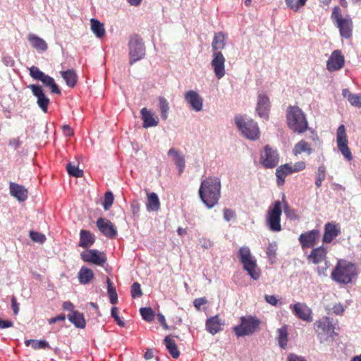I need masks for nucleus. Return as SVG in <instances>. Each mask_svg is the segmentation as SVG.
<instances>
[{"instance_id": "36", "label": "nucleus", "mask_w": 361, "mask_h": 361, "mask_svg": "<svg viewBox=\"0 0 361 361\" xmlns=\"http://www.w3.org/2000/svg\"><path fill=\"white\" fill-rule=\"evenodd\" d=\"M91 30L95 36L98 38H102L105 35V29L104 24L97 19L90 20Z\"/></svg>"}, {"instance_id": "5", "label": "nucleus", "mask_w": 361, "mask_h": 361, "mask_svg": "<svg viewBox=\"0 0 361 361\" xmlns=\"http://www.w3.org/2000/svg\"><path fill=\"white\" fill-rule=\"evenodd\" d=\"M240 262L243 264L244 269L254 280H258L260 277V271L257 267V262L251 254L247 246L240 247L238 251Z\"/></svg>"}, {"instance_id": "48", "label": "nucleus", "mask_w": 361, "mask_h": 361, "mask_svg": "<svg viewBox=\"0 0 361 361\" xmlns=\"http://www.w3.org/2000/svg\"><path fill=\"white\" fill-rule=\"evenodd\" d=\"M114 195L111 191H108L105 193L104 200L102 203L104 210H109L114 203Z\"/></svg>"}, {"instance_id": "16", "label": "nucleus", "mask_w": 361, "mask_h": 361, "mask_svg": "<svg viewBox=\"0 0 361 361\" xmlns=\"http://www.w3.org/2000/svg\"><path fill=\"white\" fill-rule=\"evenodd\" d=\"M225 57L221 52L213 53V59L211 61V66L216 78H222L225 74Z\"/></svg>"}, {"instance_id": "38", "label": "nucleus", "mask_w": 361, "mask_h": 361, "mask_svg": "<svg viewBox=\"0 0 361 361\" xmlns=\"http://www.w3.org/2000/svg\"><path fill=\"white\" fill-rule=\"evenodd\" d=\"M61 75L68 86L71 87L75 86L77 82V75L73 70L61 71Z\"/></svg>"}, {"instance_id": "52", "label": "nucleus", "mask_w": 361, "mask_h": 361, "mask_svg": "<svg viewBox=\"0 0 361 361\" xmlns=\"http://www.w3.org/2000/svg\"><path fill=\"white\" fill-rule=\"evenodd\" d=\"M142 295L140 285L137 282L133 283L131 286V295L133 298H140Z\"/></svg>"}, {"instance_id": "39", "label": "nucleus", "mask_w": 361, "mask_h": 361, "mask_svg": "<svg viewBox=\"0 0 361 361\" xmlns=\"http://www.w3.org/2000/svg\"><path fill=\"white\" fill-rule=\"evenodd\" d=\"M164 342L171 356L175 359L178 358L180 355V352L174 340L171 339L169 336H166Z\"/></svg>"}, {"instance_id": "24", "label": "nucleus", "mask_w": 361, "mask_h": 361, "mask_svg": "<svg viewBox=\"0 0 361 361\" xmlns=\"http://www.w3.org/2000/svg\"><path fill=\"white\" fill-rule=\"evenodd\" d=\"M336 25L339 29L341 37L348 39L352 35L353 31V22L349 16H347L344 19L336 23Z\"/></svg>"}, {"instance_id": "25", "label": "nucleus", "mask_w": 361, "mask_h": 361, "mask_svg": "<svg viewBox=\"0 0 361 361\" xmlns=\"http://www.w3.org/2000/svg\"><path fill=\"white\" fill-rule=\"evenodd\" d=\"M224 325V321L218 315L211 317L206 321V329L213 335L221 331Z\"/></svg>"}, {"instance_id": "54", "label": "nucleus", "mask_w": 361, "mask_h": 361, "mask_svg": "<svg viewBox=\"0 0 361 361\" xmlns=\"http://www.w3.org/2000/svg\"><path fill=\"white\" fill-rule=\"evenodd\" d=\"M331 18L334 21L338 23V21L344 19V18L342 17L341 9L338 6H335L333 8V11L331 13Z\"/></svg>"}, {"instance_id": "33", "label": "nucleus", "mask_w": 361, "mask_h": 361, "mask_svg": "<svg viewBox=\"0 0 361 361\" xmlns=\"http://www.w3.org/2000/svg\"><path fill=\"white\" fill-rule=\"evenodd\" d=\"M225 39H226V36L223 32H219L215 33L214 37L213 39V42L212 44L213 53L221 52L220 50L223 49L225 47V45H226Z\"/></svg>"}, {"instance_id": "44", "label": "nucleus", "mask_w": 361, "mask_h": 361, "mask_svg": "<svg viewBox=\"0 0 361 361\" xmlns=\"http://www.w3.org/2000/svg\"><path fill=\"white\" fill-rule=\"evenodd\" d=\"M325 177L326 167L324 165H321L318 167L316 173L315 185L317 188H319L322 185V181L325 179Z\"/></svg>"}, {"instance_id": "1", "label": "nucleus", "mask_w": 361, "mask_h": 361, "mask_svg": "<svg viewBox=\"0 0 361 361\" xmlns=\"http://www.w3.org/2000/svg\"><path fill=\"white\" fill-rule=\"evenodd\" d=\"M221 180L217 177H209L202 181L199 195L208 209H212L218 204L221 197Z\"/></svg>"}, {"instance_id": "19", "label": "nucleus", "mask_w": 361, "mask_h": 361, "mask_svg": "<svg viewBox=\"0 0 361 361\" xmlns=\"http://www.w3.org/2000/svg\"><path fill=\"white\" fill-rule=\"evenodd\" d=\"M96 224L99 231L105 236L109 238H114L116 236V228L109 220L100 217L97 219Z\"/></svg>"}, {"instance_id": "43", "label": "nucleus", "mask_w": 361, "mask_h": 361, "mask_svg": "<svg viewBox=\"0 0 361 361\" xmlns=\"http://www.w3.org/2000/svg\"><path fill=\"white\" fill-rule=\"evenodd\" d=\"M278 341L281 348H285L287 345L288 342V334L287 329L285 326L278 329Z\"/></svg>"}, {"instance_id": "34", "label": "nucleus", "mask_w": 361, "mask_h": 361, "mask_svg": "<svg viewBox=\"0 0 361 361\" xmlns=\"http://www.w3.org/2000/svg\"><path fill=\"white\" fill-rule=\"evenodd\" d=\"M68 320L77 328L83 329L85 326V321L83 314L77 312L72 311L67 316Z\"/></svg>"}, {"instance_id": "7", "label": "nucleus", "mask_w": 361, "mask_h": 361, "mask_svg": "<svg viewBox=\"0 0 361 361\" xmlns=\"http://www.w3.org/2000/svg\"><path fill=\"white\" fill-rule=\"evenodd\" d=\"M281 203L279 200L274 202V203L269 207L266 216V224L271 231L279 232L281 231Z\"/></svg>"}, {"instance_id": "9", "label": "nucleus", "mask_w": 361, "mask_h": 361, "mask_svg": "<svg viewBox=\"0 0 361 361\" xmlns=\"http://www.w3.org/2000/svg\"><path fill=\"white\" fill-rule=\"evenodd\" d=\"M314 330L321 343L332 338L335 335L332 321L328 317H323L314 324Z\"/></svg>"}, {"instance_id": "37", "label": "nucleus", "mask_w": 361, "mask_h": 361, "mask_svg": "<svg viewBox=\"0 0 361 361\" xmlns=\"http://www.w3.org/2000/svg\"><path fill=\"white\" fill-rule=\"evenodd\" d=\"M312 151L310 145L305 140H301L295 144L293 149L295 155L300 154L302 152H305L310 155L312 153Z\"/></svg>"}, {"instance_id": "47", "label": "nucleus", "mask_w": 361, "mask_h": 361, "mask_svg": "<svg viewBox=\"0 0 361 361\" xmlns=\"http://www.w3.org/2000/svg\"><path fill=\"white\" fill-rule=\"evenodd\" d=\"M140 314L143 319L147 322L153 320L154 317V312L150 307H142L140 310Z\"/></svg>"}, {"instance_id": "15", "label": "nucleus", "mask_w": 361, "mask_h": 361, "mask_svg": "<svg viewBox=\"0 0 361 361\" xmlns=\"http://www.w3.org/2000/svg\"><path fill=\"white\" fill-rule=\"evenodd\" d=\"M32 94L37 98V104L41 110L47 112L48 105L50 102L49 99L46 96L42 87L39 85H30L27 87Z\"/></svg>"}, {"instance_id": "27", "label": "nucleus", "mask_w": 361, "mask_h": 361, "mask_svg": "<svg viewBox=\"0 0 361 361\" xmlns=\"http://www.w3.org/2000/svg\"><path fill=\"white\" fill-rule=\"evenodd\" d=\"M168 155L173 158V161L178 168L179 173H181L185 166V156L175 148H171L168 152Z\"/></svg>"}, {"instance_id": "2", "label": "nucleus", "mask_w": 361, "mask_h": 361, "mask_svg": "<svg viewBox=\"0 0 361 361\" xmlns=\"http://www.w3.org/2000/svg\"><path fill=\"white\" fill-rule=\"evenodd\" d=\"M357 266L345 260H339L331 272V279L341 284H348L358 275Z\"/></svg>"}, {"instance_id": "26", "label": "nucleus", "mask_w": 361, "mask_h": 361, "mask_svg": "<svg viewBox=\"0 0 361 361\" xmlns=\"http://www.w3.org/2000/svg\"><path fill=\"white\" fill-rule=\"evenodd\" d=\"M10 193L19 201H25L27 197V190L23 185L11 182L9 184Z\"/></svg>"}, {"instance_id": "30", "label": "nucleus", "mask_w": 361, "mask_h": 361, "mask_svg": "<svg viewBox=\"0 0 361 361\" xmlns=\"http://www.w3.org/2000/svg\"><path fill=\"white\" fill-rule=\"evenodd\" d=\"M291 164H286L277 168L276 171V176L277 178V183L279 185H283L285 178L286 176L291 174Z\"/></svg>"}, {"instance_id": "18", "label": "nucleus", "mask_w": 361, "mask_h": 361, "mask_svg": "<svg viewBox=\"0 0 361 361\" xmlns=\"http://www.w3.org/2000/svg\"><path fill=\"white\" fill-rule=\"evenodd\" d=\"M270 109V101L267 95L259 93L257 97L256 112L260 118L267 119Z\"/></svg>"}, {"instance_id": "20", "label": "nucleus", "mask_w": 361, "mask_h": 361, "mask_svg": "<svg viewBox=\"0 0 361 361\" xmlns=\"http://www.w3.org/2000/svg\"><path fill=\"white\" fill-rule=\"evenodd\" d=\"M344 62V57L341 51L335 50L327 61L326 68L331 72L336 71L343 68Z\"/></svg>"}, {"instance_id": "6", "label": "nucleus", "mask_w": 361, "mask_h": 361, "mask_svg": "<svg viewBox=\"0 0 361 361\" xmlns=\"http://www.w3.org/2000/svg\"><path fill=\"white\" fill-rule=\"evenodd\" d=\"M261 321L252 315L240 317V323L233 327V331L238 337L250 336L259 330Z\"/></svg>"}, {"instance_id": "51", "label": "nucleus", "mask_w": 361, "mask_h": 361, "mask_svg": "<svg viewBox=\"0 0 361 361\" xmlns=\"http://www.w3.org/2000/svg\"><path fill=\"white\" fill-rule=\"evenodd\" d=\"M348 101L351 105L358 108H361V96L357 94H353L348 96Z\"/></svg>"}, {"instance_id": "56", "label": "nucleus", "mask_w": 361, "mask_h": 361, "mask_svg": "<svg viewBox=\"0 0 361 361\" xmlns=\"http://www.w3.org/2000/svg\"><path fill=\"white\" fill-rule=\"evenodd\" d=\"M284 213L288 218L294 219L295 217V211L290 209L287 203L284 202Z\"/></svg>"}, {"instance_id": "35", "label": "nucleus", "mask_w": 361, "mask_h": 361, "mask_svg": "<svg viewBox=\"0 0 361 361\" xmlns=\"http://www.w3.org/2000/svg\"><path fill=\"white\" fill-rule=\"evenodd\" d=\"M28 40L32 46L38 51H44L47 49V44L46 42L34 34L28 35Z\"/></svg>"}, {"instance_id": "58", "label": "nucleus", "mask_w": 361, "mask_h": 361, "mask_svg": "<svg viewBox=\"0 0 361 361\" xmlns=\"http://www.w3.org/2000/svg\"><path fill=\"white\" fill-rule=\"evenodd\" d=\"M207 302V300L204 298H199L194 300L193 304L196 309L199 310L201 306L206 304Z\"/></svg>"}, {"instance_id": "21", "label": "nucleus", "mask_w": 361, "mask_h": 361, "mask_svg": "<svg viewBox=\"0 0 361 361\" xmlns=\"http://www.w3.org/2000/svg\"><path fill=\"white\" fill-rule=\"evenodd\" d=\"M319 231L314 229L304 233H302L299 236V241L302 247H313L316 240L318 238Z\"/></svg>"}, {"instance_id": "4", "label": "nucleus", "mask_w": 361, "mask_h": 361, "mask_svg": "<svg viewBox=\"0 0 361 361\" xmlns=\"http://www.w3.org/2000/svg\"><path fill=\"white\" fill-rule=\"evenodd\" d=\"M235 123L240 133L247 139L255 140L259 137L257 122L246 116H236Z\"/></svg>"}, {"instance_id": "42", "label": "nucleus", "mask_w": 361, "mask_h": 361, "mask_svg": "<svg viewBox=\"0 0 361 361\" xmlns=\"http://www.w3.org/2000/svg\"><path fill=\"white\" fill-rule=\"evenodd\" d=\"M307 0H285L286 4L290 10L298 12L307 3Z\"/></svg>"}, {"instance_id": "46", "label": "nucleus", "mask_w": 361, "mask_h": 361, "mask_svg": "<svg viewBox=\"0 0 361 361\" xmlns=\"http://www.w3.org/2000/svg\"><path fill=\"white\" fill-rule=\"evenodd\" d=\"M68 174L76 178L82 177L83 171L80 169L78 166L68 163L66 166Z\"/></svg>"}, {"instance_id": "61", "label": "nucleus", "mask_w": 361, "mask_h": 361, "mask_svg": "<svg viewBox=\"0 0 361 361\" xmlns=\"http://www.w3.org/2000/svg\"><path fill=\"white\" fill-rule=\"evenodd\" d=\"M199 243L204 249H208L212 246V242L204 238L199 240Z\"/></svg>"}, {"instance_id": "14", "label": "nucleus", "mask_w": 361, "mask_h": 361, "mask_svg": "<svg viewBox=\"0 0 361 361\" xmlns=\"http://www.w3.org/2000/svg\"><path fill=\"white\" fill-rule=\"evenodd\" d=\"M292 312L299 319L311 322L313 320L312 311L305 303L297 302L290 305Z\"/></svg>"}, {"instance_id": "62", "label": "nucleus", "mask_w": 361, "mask_h": 361, "mask_svg": "<svg viewBox=\"0 0 361 361\" xmlns=\"http://www.w3.org/2000/svg\"><path fill=\"white\" fill-rule=\"evenodd\" d=\"M11 307L14 314H18L19 312V304L17 302L16 299L14 296L11 298Z\"/></svg>"}, {"instance_id": "10", "label": "nucleus", "mask_w": 361, "mask_h": 361, "mask_svg": "<svg viewBox=\"0 0 361 361\" xmlns=\"http://www.w3.org/2000/svg\"><path fill=\"white\" fill-rule=\"evenodd\" d=\"M29 71L30 76L33 79L41 81L44 86L49 87L51 93L61 94V90L55 82L53 78L46 75L39 68L34 66L29 68Z\"/></svg>"}, {"instance_id": "3", "label": "nucleus", "mask_w": 361, "mask_h": 361, "mask_svg": "<svg viewBox=\"0 0 361 361\" xmlns=\"http://www.w3.org/2000/svg\"><path fill=\"white\" fill-rule=\"evenodd\" d=\"M288 127L294 132L302 133L308 128V123L305 116L298 106H289L286 114Z\"/></svg>"}, {"instance_id": "40", "label": "nucleus", "mask_w": 361, "mask_h": 361, "mask_svg": "<svg viewBox=\"0 0 361 361\" xmlns=\"http://www.w3.org/2000/svg\"><path fill=\"white\" fill-rule=\"evenodd\" d=\"M26 346H30L35 350L37 349H46L49 348V343L44 340H34V339H30L26 340L25 342Z\"/></svg>"}, {"instance_id": "13", "label": "nucleus", "mask_w": 361, "mask_h": 361, "mask_svg": "<svg viewBox=\"0 0 361 361\" xmlns=\"http://www.w3.org/2000/svg\"><path fill=\"white\" fill-rule=\"evenodd\" d=\"M261 164L266 169H273L279 163V154L276 149L265 146L264 152L261 154Z\"/></svg>"}, {"instance_id": "32", "label": "nucleus", "mask_w": 361, "mask_h": 361, "mask_svg": "<svg viewBox=\"0 0 361 361\" xmlns=\"http://www.w3.org/2000/svg\"><path fill=\"white\" fill-rule=\"evenodd\" d=\"M148 212H157L160 208V202L158 195L152 192L147 194V202L146 204Z\"/></svg>"}, {"instance_id": "55", "label": "nucleus", "mask_w": 361, "mask_h": 361, "mask_svg": "<svg viewBox=\"0 0 361 361\" xmlns=\"http://www.w3.org/2000/svg\"><path fill=\"white\" fill-rule=\"evenodd\" d=\"M306 166V164L304 161H298L294 164L293 166L291 165V171L293 173L298 172L303 170Z\"/></svg>"}, {"instance_id": "50", "label": "nucleus", "mask_w": 361, "mask_h": 361, "mask_svg": "<svg viewBox=\"0 0 361 361\" xmlns=\"http://www.w3.org/2000/svg\"><path fill=\"white\" fill-rule=\"evenodd\" d=\"M277 250V245L275 242L269 243L267 248V255L270 260L275 258Z\"/></svg>"}, {"instance_id": "12", "label": "nucleus", "mask_w": 361, "mask_h": 361, "mask_svg": "<svg viewBox=\"0 0 361 361\" xmlns=\"http://www.w3.org/2000/svg\"><path fill=\"white\" fill-rule=\"evenodd\" d=\"M336 141L338 148L341 154L348 161H350L353 159V156L349 147H348L345 128L343 125H341L337 129Z\"/></svg>"}, {"instance_id": "22", "label": "nucleus", "mask_w": 361, "mask_h": 361, "mask_svg": "<svg viewBox=\"0 0 361 361\" xmlns=\"http://www.w3.org/2000/svg\"><path fill=\"white\" fill-rule=\"evenodd\" d=\"M142 120L143 121V127L148 128L157 126L159 123L158 116L154 112L148 110L147 108H142L140 111Z\"/></svg>"}, {"instance_id": "64", "label": "nucleus", "mask_w": 361, "mask_h": 361, "mask_svg": "<svg viewBox=\"0 0 361 361\" xmlns=\"http://www.w3.org/2000/svg\"><path fill=\"white\" fill-rule=\"evenodd\" d=\"M8 145L16 149L20 146V142L18 138H13L9 140Z\"/></svg>"}, {"instance_id": "28", "label": "nucleus", "mask_w": 361, "mask_h": 361, "mask_svg": "<svg viewBox=\"0 0 361 361\" xmlns=\"http://www.w3.org/2000/svg\"><path fill=\"white\" fill-rule=\"evenodd\" d=\"M326 249L321 246L312 250L310 255L308 256V259L314 264H319L326 259Z\"/></svg>"}, {"instance_id": "23", "label": "nucleus", "mask_w": 361, "mask_h": 361, "mask_svg": "<svg viewBox=\"0 0 361 361\" xmlns=\"http://www.w3.org/2000/svg\"><path fill=\"white\" fill-rule=\"evenodd\" d=\"M340 233V227L338 224L328 222L324 226V233L322 240L324 243H329L334 238L337 237Z\"/></svg>"}, {"instance_id": "11", "label": "nucleus", "mask_w": 361, "mask_h": 361, "mask_svg": "<svg viewBox=\"0 0 361 361\" xmlns=\"http://www.w3.org/2000/svg\"><path fill=\"white\" fill-rule=\"evenodd\" d=\"M81 259L86 262L104 267L106 262V255L95 249L87 250L80 253Z\"/></svg>"}, {"instance_id": "49", "label": "nucleus", "mask_w": 361, "mask_h": 361, "mask_svg": "<svg viewBox=\"0 0 361 361\" xmlns=\"http://www.w3.org/2000/svg\"><path fill=\"white\" fill-rule=\"evenodd\" d=\"M30 237L32 240L39 243H43L46 240V236L44 234L36 231H30Z\"/></svg>"}, {"instance_id": "29", "label": "nucleus", "mask_w": 361, "mask_h": 361, "mask_svg": "<svg viewBox=\"0 0 361 361\" xmlns=\"http://www.w3.org/2000/svg\"><path fill=\"white\" fill-rule=\"evenodd\" d=\"M94 240V235L90 231L87 230L80 231L79 246L87 248L93 245Z\"/></svg>"}, {"instance_id": "8", "label": "nucleus", "mask_w": 361, "mask_h": 361, "mask_svg": "<svg viewBox=\"0 0 361 361\" xmlns=\"http://www.w3.org/2000/svg\"><path fill=\"white\" fill-rule=\"evenodd\" d=\"M128 49L129 63L130 65L141 60L145 56V46L144 42L137 35L130 37Z\"/></svg>"}, {"instance_id": "45", "label": "nucleus", "mask_w": 361, "mask_h": 361, "mask_svg": "<svg viewBox=\"0 0 361 361\" xmlns=\"http://www.w3.org/2000/svg\"><path fill=\"white\" fill-rule=\"evenodd\" d=\"M108 283V294L109 296L110 302L111 304H116L118 302V295L116 291V288L112 286V283L109 278L106 279Z\"/></svg>"}, {"instance_id": "53", "label": "nucleus", "mask_w": 361, "mask_h": 361, "mask_svg": "<svg viewBox=\"0 0 361 361\" xmlns=\"http://www.w3.org/2000/svg\"><path fill=\"white\" fill-rule=\"evenodd\" d=\"M111 314L118 326L122 327L125 326L124 322L121 320V319L118 316V308L116 307H113L111 308Z\"/></svg>"}, {"instance_id": "41", "label": "nucleus", "mask_w": 361, "mask_h": 361, "mask_svg": "<svg viewBox=\"0 0 361 361\" xmlns=\"http://www.w3.org/2000/svg\"><path fill=\"white\" fill-rule=\"evenodd\" d=\"M159 107L161 112V117L163 120H166L169 115V104L167 100L163 97H159Z\"/></svg>"}, {"instance_id": "57", "label": "nucleus", "mask_w": 361, "mask_h": 361, "mask_svg": "<svg viewBox=\"0 0 361 361\" xmlns=\"http://www.w3.org/2000/svg\"><path fill=\"white\" fill-rule=\"evenodd\" d=\"M234 212L230 209H224V218L226 221H230L234 216Z\"/></svg>"}, {"instance_id": "31", "label": "nucleus", "mask_w": 361, "mask_h": 361, "mask_svg": "<svg viewBox=\"0 0 361 361\" xmlns=\"http://www.w3.org/2000/svg\"><path fill=\"white\" fill-rule=\"evenodd\" d=\"M93 271L86 267H82L78 273V278L81 284H88L94 278Z\"/></svg>"}, {"instance_id": "60", "label": "nucleus", "mask_w": 361, "mask_h": 361, "mask_svg": "<svg viewBox=\"0 0 361 361\" xmlns=\"http://www.w3.org/2000/svg\"><path fill=\"white\" fill-rule=\"evenodd\" d=\"M333 312L337 315L342 314L344 312V307L341 303L335 304L332 308Z\"/></svg>"}, {"instance_id": "59", "label": "nucleus", "mask_w": 361, "mask_h": 361, "mask_svg": "<svg viewBox=\"0 0 361 361\" xmlns=\"http://www.w3.org/2000/svg\"><path fill=\"white\" fill-rule=\"evenodd\" d=\"M264 299H265L266 302H268L269 304L274 305V306L277 305L278 300L275 297V295H265Z\"/></svg>"}, {"instance_id": "63", "label": "nucleus", "mask_w": 361, "mask_h": 361, "mask_svg": "<svg viewBox=\"0 0 361 361\" xmlns=\"http://www.w3.org/2000/svg\"><path fill=\"white\" fill-rule=\"evenodd\" d=\"M287 361H307L303 357L291 353L287 357Z\"/></svg>"}, {"instance_id": "17", "label": "nucleus", "mask_w": 361, "mask_h": 361, "mask_svg": "<svg viewBox=\"0 0 361 361\" xmlns=\"http://www.w3.org/2000/svg\"><path fill=\"white\" fill-rule=\"evenodd\" d=\"M184 98L193 111L199 112L202 110L203 99L197 92L189 90L185 93Z\"/></svg>"}]
</instances>
